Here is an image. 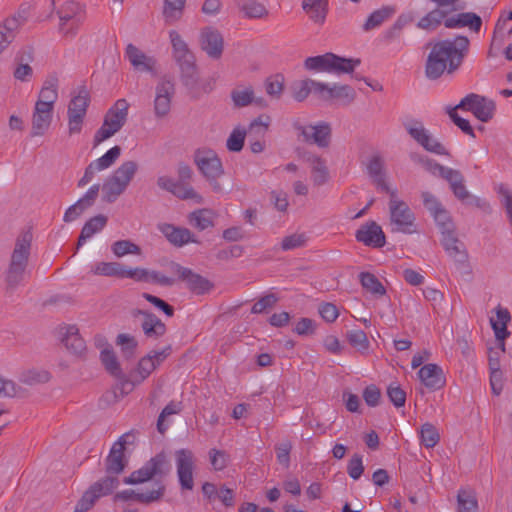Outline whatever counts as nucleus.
<instances>
[{
	"mask_svg": "<svg viewBox=\"0 0 512 512\" xmlns=\"http://www.w3.org/2000/svg\"><path fill=\"white\" fill-rule=\"evenodd\" d=\"M470 41L466 36H457L454 40L430 41L425 63V75L430 80L439 79L445 72L453 74L463 63L469 51Z\"/></svg>",
	"mask_w": 512,
	"mask_h": 512,
	"instance_id": "f257e3e1",
	"label": "nucleus"
},
{
	"mask_svg": "<svg viewBox=\"0 0 512 512\" xmlns=\"http://www.w3.org/2000/svg\"><path fill=\"white\" fill-rule=\"evenodd\" d=\"M360 59L345 58L334 53L308 57L304 61V67L309 71L349 74L360 65Z\"/></svg>",
	"mask_w": 512,
	"mask_h": 512,
	"instance_id": "f03ea898",
	"label": "nucleus"
},
{
	"mask_svg": "<svg viewBox=\"0 0 512 512\" xmlns=\"http://www.w3.org/2000/svg\"><path fill=\"white\" fill-rule=\"evenodd\" d=\"M129 104L125 99H119L107 111L102 126L96 131L93 144L98 146L109 139L125 125L128 116Z\"/></svg>",
	"mask_w": 512,
	"mask_h": 512,
	"instance_id": "7ed1b4c3",
	"label": "nucleus"
},
{
	"mask_svg": "<svg viewBox=\"0 0 512 512\" xmlns=\"http://www.w3.org/2000/svg\"><path fill=\"white\" fill-rule=\"evenodd\" d=\"M173 57L180 68V78L183 85L187 87L192 94L198 96L200 90L205 93L212 90L210 83L200 85L196 59L190 49L185 52L174 53Z\"/></svg>",
	"mask_w": 512,
	"mask_h": 512,
	"instance_id": "20e7f679",
	"label": "nucleus"
},
{
	"mask_svg": "<svg viewBox=\"0 0 512 512\" xmlns=\"http://www.w3.org/2000/svg\"><path fill=\"white\" fill-rule=\"evenodd\" d=\"M171 470V464L164 452H160L147 461L141 468L132 472L123 479L127 485H136L145 483L154 478H162L168 475Z\"/></svg>",
	"mask_w": 512,
	"mask_h": 512,
	"instance_id": "39448f33",
	"label": "nucleus"
},
{
	"mask_svg": "<svg viewBox=\"0 0 512 512\" xmlns=\"http://www.w3.org/2000/svg\"><path fill=\"white\" fill-rule=\"evenodd\" d=\"M390 196L389 212L393 231L412 234L417 231L415 215L408 204L397 198V191L394 189L388 192Z\"/></svg>",
	"mask_w": 512,
	"mask_h": 512,
	"instance_id": "423d86ee",
	"label": "nucleus"
},
{
	"mask_svg": "<svg viewBox=\"0 0 512 512\" xmlns=\"http://www.w3.org/2000/svg\"><path fill=\"white\" fill-rule=\"evenodd\" d=\"M194 161L213 192L217 194L223 193L224 190L219 182V178L224 174V168L217 154L212 150L197 152Z\"/></svg>",
	"mask_w": 512,
	"mask_h": 512,
	"instance_id": "0eeeda50",
	"label": "nucleus"
},
{
	"mask_svg": "<svg viewBox=\"0 0 512 512\" xmlns=\"http://www.w3.org/2000/svg\"><path fill=\"white\" fill-rule=\"evenodd\" d=\"M171 353V346L165 347L161 351H151L148 355L140 359L136 372L131 375V380L121 383L122 391L128 388L131 391L135 384L145 380Z\"/></svg>",
	"mask_w": 512,
	"mask_h": 512,
	"instance_id": "6e6552de",
	"label": "nucleus"
},
{
	"mask_svg": "<svg viewBox=\"0 0 512 512\" xmlns=\"http://www.w3.org/2000/svg\"><path fill=\"white\" fill-rule=\"evenodd\" d=\"M89 103L90 96L85 87H81L78 94L71 98L67 110L68 134L70 136L81 133Z\"/></svg>",
	"mask_w": 512,
	"mask_h": 512,
	"instance_id": "1a4fd4ad",
	"label": "nucleus"
},
{
	"mask_svg": "<svg viewBox=\"0 0 512 512\" xmlns=\"http://www.w3.org/2000/svg\"><path fill=\"white\" fill-rule=\"evenodd\" d=\"M293 128L298 132V137H302V141L308 144L327 148L331 143L332 129L328 122L320 121L316 124L303 125L295 121Z\"/></svg>",
	"mask_w": 512,
	"mask_h": 512,
	"instance_id": "9d476101",
	"label": "nucleus"
},
{
	"mask_svg": "<svg viewBox=\"0 0 512 512\" xmlns=\"http://www.w3.org/2000/svg\"><path fill=\"white\" fill-rule=\"evenodd\" d=\"M456 108L470 111L478 120L488 122L493 118L496 106L493 100L471 93L464 97Z\"/></svg>",
	"mask_w": 512,
	"mask_h": 512,
	"instance_id": "9b49d317",
	"label": "nucleus"
},
{
	"mask_svg": "<svg viewBox=\"0 0 512 512\" xmlns=\"http://www.w3.org/2000/svg\"><path fill=\"white\" fill-rule=\"evenodd\" d=\"M170 267L178 275L179 279L186 283L187 288L193 294L203 295L210 292L214 287L213 283L207 278L176 262H171Z\"/></svg>",
	"mask_w": 512,
	"mask_h": 512,
	"instance_id": "f8f14e48",
	"label": "nucleus"
},
{
	"mask_svg": "<svg viewBox=\"0 0 512 512\" xmlns=\"http://www.w3.org/2000/svg\"><path fill=\"white\" fill-rule=\"evenodd\" d=\"M165 491V485L160 480H156L151 490L138 491L134 489H126L116 493L114 501L135 500L141 504L149 505L151 503L159 502L164 497Z\"/></svg>",
	"mask_w": 512,
	"mask_h": 512,
	"instance_id": "ddd939ff",
	"label": "nucleus"
},
{
	"mask_svg": "<svg viewBox=\"0 0 512 512\" xmlns=\"http://www.w3.org/2000/svg\"><path fill=\"white\" fill-rule=\"evenodd\" d=\"M199 44L209 58L214 60L221 58L224 50V38L218 29L211 26L201 29Z\"/></svg>",
	"mask_w": 512,
	"mask_h": 512,
	"instance_id": "4468645a",
	"label": "nucleus"
},
{
	"mask_svg": "<svg viewBox=\"0 0 512 512\" xmlns=\"http://www.w3.org/2000/svg\"><path fill=\"white\" fill-rule=\"evenodd\" d=\"M177 475L183 490H192L194 487L193 469L194 455L188 449H180L175 452Z\"/></svg>",
	"mask_w": 512,
	"mask_h": 512,
	"instance_id": "2eb2a0df",
	"label": "nucleus"
},
{
	"mask_svg": "<svg viewBox=\"0 0 512 512\" xmlns=\"http://www.w3.org/2000/svg\"><path fill=\"white\" fill-rule=\"evenodd\" d=\"M26 20L25 11H18L0 23V54L14 41Z\"/></svg>",
	"mask_w": 512,
	"mask_h": 512,
	"instance_id": "dca6fc26",
	"label": "nucleus"
},
{
	"mask_svg": "<svg viewBox=\"0 0 512 512\" xmlns=\"http://www.w3.org/2000/svg\"><path fill=\"white\" fill-rule=\"evenodd\" d=\"M318 90L321 91L320 99L324 101L335 100L340 105L348 106L354 102L356 92L353 87L349 85H333L328 86L325 83L317 84Z\"/></svg>",
	"mask_w": 512,
	"mask_h": 512,
	"instance_id": "f3484780",
	"label": "nucleus"
},
{
	"mask_svg": "<svg viewBox=\"0 0 512 512\" xmlns=\"http://www.w3.org/2000/svg\"><path fill=\"white\" fill-rule=\"evenodd\" d=\"M175 94L174 83L163 79L156 86V97L154 100V113L156 118L161 119L167 116L171 109V99Z\"/></svg>",
	"mask_w": 512,
	"mask_h": 512,
	"instance_id": "a211bd4d",
	"label": "nucleus"
},
{
	"mask_svg": "<svg viewBox=\"0 0 512 512\" xmlns=\"http://www.w3.org/2000/svg\"><path fill=\"white\" fill-rule=\"evenodd\" d=\"M32 240L33 234L30 229L22 231L15 240L9 263L28 267Z\"/></svg>",
	"mask_w": 512,
	"mask_h": 512,
	"instance_id": "6ab92c4d",
	"label": "nucleus"
},
{
	"mask_svg": "<svg viewBox=\"0 0 512 512\" xmlns=\"http://www.w3.org/2000/svg\"><path fill=\"white\" fill-rule=\"evenodd\" d=\"M358 242L373 248H381L386 243L385 234L380 225L375 221L362 225L355 234Z\"/></svg>",
	"mask_w": 512,
	"mask_h": 512,
	"instance_id": "aec40b11",
	"label": "nucleus"
},
{
	"mask_svg": "<svg viewBox=\"0 0 512 512\" xmlns=\"http://www.w3.org/2000/svg\"><path fill=\"white\" fill-rule=\"evenodd\" d=\"M441 244L446 253L458 264H464L468 260V253L464 244L457 238L455 228L441 232Z\"/></svg>",
	"mask_w": 512,
	"mask_h": 512,
	"instance_id": "412c9836",
	"label": "nucleus"
},
{
	"mask_svg": "<svg viewBox=\"0 0 512 512\" xmlns=\"http://www.w3.org/2000/svg\"><path fill=\"white\" fill-rule=\"evenodd\" d=\"M100 185L94 184L75 204L71 205L65 212L64 222L76 220L84 211L92 207L98 197Z\"/></svg>",
	"mask_w": 512,
	"mask_h": 512,
	"instance_id": "4be33fe9",
	"label": "nucleus"
},
{
	"mask_svg": "<svg viewBox=\"0 0 512 512\" xmlns=\"http://www.w3.org/2000/svg\"><path fill=\"white\" fill-rule=\"evenodd\" d=\"M54 109L35 103L31 120V137L43 136L49 129Z\"/></svg>",
	"mask_w": 512,
	"mask_h": 512,
	"instance_id": "5701e85b",
	"label": "nucleus"
},
{
	"mask_svg": "<svg viewBox=\"0 0 512 512\" xmlns=\"http://www.w3.org/2000/svg\"><path fill=\"white\" fill-rule=\"evenodd\" d=\"M367 174L377 189L388 193L392 191L386 182V173L384 170V160L381 155H373L366 164Z\"/></svg>",
	"mask_w": 512,
	"mask_h": 512,
	"instance_id": "b1692460",
	"label": "nucleus"
},
{
	"mask_svg": "<svg viewBox=\"0 0 512 512\" xmlns=\"http://www.w3.org/2000/svg\"><path fill=\"white\" fill-rule=\"evenodd\" d=\"M125 57L128 59L134 70L139 72H153L156 60L154 57L148 56L134 44L130 43L126 46Z\"/></svg>",
	"mask_w": 512,
	"mask_h": 512,
	"instance_id": "393cba45",
	"label": "nucleus"
},
{
	"mask_svg": "<svg viewBox=\"0 0 512 512\" xmlns=\"http://www.w3.org/2000/svg\"><path fill=\"white\" fill-rule=\"evenodd\" d=\"M444 26L448 29L468 27L471 31L478 33L482 27V19L474 12H461L447 16Z\"/></svg>",
	"mask_w": 512,
	"mask_h": 512,
	"instance_id": "a878e982",
	"label": "nucleus"
},
{
	"mask_svg": "<svg viewBox=\"0 0 512 512\" xmlns=\"http://www.w3.org/2000/svg\"><path fill=\"white\" fill-rule=\"evenodd\" d=\"M418 376L423 385L431 391L441 389L446 383L443 370L437 364L429 363L422 366Z\"/></svg>",
	"mask_w": 512,
	"mask_h": 512,
	"instance_id": "bb28decb",
	"label": "nucleus"
},
{
	"mask_svg": "<svg viewBox=\"0 0 512 512\" xmlns=\"http://www.w3.org/2000/svg\"><path fill=\"white\" fill-rule=\"evenodd\" d=\"M162 234L174 246L181 247L187 243H197L192 232L188 228L177 227L172 224L163 223L158 226Z\"/></svg>",
	"mask_w": 512,
	"mask_h": 512,
	"instance_id": "cd10ccee",
	"label": "nucleus"
},
{
	"mask_svg": "<svg viewBox=\"0 0 512 512\" xmlns=\"http://www.w3.org/2000/svg\"><path fill=\"white\" fill-rule=\"evenodd\" d=\"M304 160L310 165L311 168V179L315 186H322L329 180V170L326 165V161L320 156L307 153L304 155Z\"/></svg>",
	"mask_w": 512,
	"mask_h": 512,
	"instance_id": "c85d7f7f",
	"label": "nucleus"
},
{
	"mask_svg": "<svg viewBox=\"0 0 512 512\" xmlns=\"http://www.w3.org/2000/svg\"><path fill=\"white\" fill-rule=\"evenodd\" d=\"M65 330L62 334V342L68 350L77 356H82L86 350L84 339L80 336L79 330L75 325H68L62 328Z\"/></svg>",
	"mask_w": 512,
	"mask_h": 512,
	"instance_id": "c756f323",
	"label": "nucleus"
},
{
	"mask_svg": "<svg viewBox=\"0 0 512 512\" xmlns=\"http://www.w3.org/2000/svg\"><path fill=\"white\" fill-rule=\"evenodd\" d=\"M126 466V460L122 443H114L109 455L105 460V470L107 474L117 476Z\"/></svg>",
	"mask_w": 512,
	"mask_h": 512,
	"instance_id": "7c9ffc66",
	"label": "nucleus"
},
{
	"mask_svg": "<svg viewBox=\"0 0 512 512\" xmlns=\"http://www.w3.org/2000/svg\"><path fill=\"white\" fill-rule=\"evenodd\" d=\"M27 266L9 263L5 271V291L12 294L25 280Z\"/></svg>",
	"mask_w": 512,
	"mask_h": 512,
	"instance_id": "2f4dec72",
	"label": "nucleus"
},
{
	"mask_svg": "<svg viewBox=\"0 0 512 512\" xmlns=\"http://www.w3.org/2000/svg\"><path fill=\"white\" fill-rule=\"evenodd\" d=\"M448 15L449 13L446 9H441L437 6V8L420 18L416 26L417 28L427 32L435 31L442 23L445 22Z\"/></svg>",
	"mask_w": 512,
	"mask_h": 512,
	"instance_id": "473e14b6",
	"label": "nucleus"
},
{
	"mask_svg": "<svg viewBox=\"0 0 512 512\" xmlns=\"http://www.w3.org/2000/svg\"><path fill=\"white\" fill-rule=\"evenodd\" d=\"M57 99L58 79L55 76H51L44 81L36 103L54 109Z\"/></svg>",
	"mask_w": 512,
	"mask_h": 512,
	"instance_id": "72a5a7b5",
	"label": "nucleus"
},
{
	"mask_svg": "<svg viewBox=\"0 0 512 512\" xmlns=\"http://www.w3.org/2000/svg\"><path fill=\"white\" fill-rule=\"evenodd\" d=\"M302 9L314 23L323 24L328 12V0H302Z\"/></svg>",
	"mask_w": 512,
	"mask_h": 512,
	"instance_id": "f704fd0d",
	"label": "nucleus"
},
{
	"mask_svg": "<svg viewBox=\"0 0 512 512\" xmlns=\"http://www.w3.org/2000/svg\"><path fill=\"white\" fill-rule=\"evenodd\" d=\"M186 0H163L162 16L165 24L173 25L184 15Z\"/></svg>",
	"mask_w": 512,
	"mask_h": 512,
	"instance_id": "c9c22d12",
	"label": "nucleus"
},
{
	"mask_svg": "<svg viewBox=\"0 0 512 512\" xmlns=\"http://www.w3.org/2000/svg\"><path fill=\"white\" fill-rule=\"evenodd\" d=\"M445 180L449 182L450 188L453 191V194L460 201L465 202L469 198H471L470 193L467 191L464 184V177L459 170L449 169L448 173L444 175Z\"/></svg>",
	"mask_w": 512,
	"mask_h": 512,
	"instance_id": "e433bc0d",
	"label": "nucleus"
},
{
	"mask_svg": "<svg viewBox=\"0 0 512 512\" xmlns=\"http://www.w3.org/2000/svg\"><path fill=\"white\" fill-rule=\"evenodd\" d=\"M317 84H322V82H317L312 79H305L294 82L291 85L293 98L298 102H302L309 96L311 92L320 98L321 91L318 90Z\"/></svg>",
	"mask_w": 512,
	"mask_h": 512,
	"instance_id": "4c0bfd02",
	"label": "nucleus"
},
{
	"mask_svg": "<svg viewBox=\"0 0 512 512\" xmlns=\"http://www.w3.org/2000/svg\"><path fill=\"white\" fill-rule=\"evenodd\" d=\"M107 221L108 218L102 214L90 218L82 227L77 246H82L87 239L100 232L106 226Z\"/></svg>",
	"mask_w": 512,
	"mask_h": 512,
	"instance_id": "58836bf2",
	"label": "nucleus"
},
{
	"mask_svg": "<svg viewBox=\"0 0 512 512\" xmlns=\"http://www.w3.org/2000/svg\"><path fill=\"white\" fill-rule=\"evenodd\" d=\"M497 319H490L492 329L495 333L496 339H506L509 337L510 332L507 329V324L511 320V315L508 309L501 307L496 308Z\"/></svg>",
	"mask_w": 512,
	"mask_h": 512,
	"instance_id": "ea45409f",
	"label": "nucleus"
},
{
	"mask_svg": "<svg viewBox=\"0 0 512 512\" xmlns=\"http://www.w3.org/2000/svg\"><path fill=\"white\" fill-rule=\"evenodd\" d=\"M126 189V185L110 175L102 185V200L106 203H113Z\"/></svg>",
	"mask_w": 512,
	"mask_h": 512,
	"instance_id": "a19ab883",
	"label": "nucleus"
},
{
	"mask_svg": "<svg viewBox=\"0 0 512 512\" xmlns=\"http://www.w3.org/2000/svg\"><path fill=\"white\" fill-rule=\"evenodd\" d=\"M141 328L147 338L158 339L166 333V325L154 313L143 320Z\"/></svg>",
	"mask_w": 512,
	"mask_h": 512,
	"instance_id": "79ce46f5",
	"label": "nucleus"
},
{
	"mask_svg": "<svg viewBox=\"0 0 512 512\" xmlns=\"http://www.w3.org/2000/svg\"><path fill=\"white\" fill-rule=\"evenodd\" d=\"M235 2L247 18H264L268 16V10L264 4L257 0H235Z\"/></svg>",
	"mask_w": 512,
	"mask_h": 512,
	"instance_id": "37998d69",
	"label": "nucleus"
},
{
	"mask_svg": "<svg viewBox=\"0 0 512 512\" xmlns=\"http://www.w3.org/2000/svg\"><path fill=\"white\" fill-rule=\"evenodd\" d=\"M215 214L210 209H199L189 215L190 224L200 231L214 226Z\"/></svg>",
	"mask_w": 512,
	"mask_h": 512,
	"instance_id": "c03bdc74",
	"label": "nucleus"
},
{
	"mask_svg": "<svg viewBox=\"0 0 512 512\" xmlns=\"http://www.w3.org/2000/svg\"><path fill=\"white\" fill-rule=\"evenodd\" d=\"M394 12V8L392 7H382L372 12L363 24V30L368 32L379 27L384 21L389 19Z\"/></svg>",
	"mask_w": 512,
	"mask_h": 512,
	"instance_id": "a18cd8bd",
	"label": "nucleus"
},
{
	"mask_svg": "<svg viewBox=\"0 0 512 512\" xmlns=\"http://www.w3.org/2000/svg\"><path fill=\"white\" fill-rule=\"evenodd\" d=\"M119 485L118 477L113 474H107L97 482L93 483L90 488L94 493L99 494V498L109 495Z\"/></svg>",
	"mask_w": 512,
	"mask_h": 512,
	"instance_id": "49530a36",
	"label": "nucleus"
},
{
	"mask_svg": "<svg viewBox=\"0 0 512 512\" xmlns=\"http://www.w3.org/2000/svg\"><path fill=\"white\" fill-rule=\"evenodd\" d=\"M138 170V164L135 161L123 162L111 175L113 178L118 179L128 187Z\"/></svg>",
	"mask_w": 512,
	"mask_h": 512,
	"instance_id": "de8ad7c7",
	"label": "nucleus"
},
{
	"mask_svg": "<svg viewBox=\"0 0 512 512\" xmlns=\"http://www.w3.org/2000/svg\"><path fill=\"white\" fill-rule=\"evenodd\" d=\"M458 512H477L478 502L473 491L460 490L457 495Z\"/></svg>",
	"mask_w": 512,
	"mask_h": 512,
	"instance_id": "09e8293b",
	"label": "nucleus"
},
{
	"mask_svg": "<svg viewBox=\"0 0 512 512\" xmlns=\"http://www.w3.org/2000/svg\"><path fill=\"white\" fill-rule=\"evenodd\" d=\"M359 279L362 287L372 294L382 296L386 293L384 286L374 274L361 272Z\"/></svg>",
	"mask_w": 512,
	"mask_h": 512,
	"instance_id": "8fccbe9b",
	"label": "nucleus"
},
{
	"mask_svg": "<svg viewBox=\"0 0 512 512\" xmlns=\"http://www.w3.org/2000/svg\"><path fill=\"white\" fill-rule=\"evenodd\" d=\"M50 379L49 372L45 370L30 369L20 374L19 381L23 384L33 386L48 382Z\"/></svg>",
	"mask_w": 512,
	"mask_h": 512,
	"instance_id": "3c124183",
	"label": "nucleus"
},
{
	"mask_svg": "<svg viewBox=\"0 0 512 512\" xmlns=\"http://www.w3.org/2000/svg\"><path fill=\"white\" fill-rule=\"evenodd\" d=\"M231 98L234 102V105L237 107H245L254 101L258 105H263L264 103L262 98L256 100L254 99V91L252 88H246L244 90L235 89L231 92Z\"/></svg>",
	"mask_w": 512,
	"mask_h": 512,
	"instance_id": "603ef678",
	"label": "nucleus"
},
{
	"mask_svg": "<svg viewBox=\"0 0 512 512\" xmlns=\"http://www.w3.org/2000/svg\"><path fill=\"white\" fill-rule=\"evenodd\" d=\"M284 76L280 73L272 75L265 80L266 93L275 99H280L284 91Z\"/></svg>",
	"mask_w": 512,
	"mask_h": 512,
	"instance_id": "864d4df0",
	"label": "nucleus"
},
{
	"mask_svg": "<svg viewBox=\"0 0 512 512\" xmlns=\"http://www.w3.org/2000/svg\"><path fill=\"white\" fill-rule=\"evenodd\" d=\"M174 196L181 200H194L196 203L201 204L203 197L197 193L194 188L188 183L179 182L177 188L172 193Z\"/></svg>",
	"mask_w": 512,
	"mask_h": 512,
	"instance_id": "5fc2aeb1",
	"label": "nucleus"
},
{
	"mask_svg": "<svg viewBox=\"0 0 512 512\" xmlns=\"http://www.w3.org/2000/svg\"><path fill=\"white\" fill-rule=\"evenodd\" d=\"M421 442L427 448H433L440 440L436 427L430 423H425L421 427Z\"/></svg>",
	"mask_w": 512,
	"mask_h": 512,
	"instance_id": "6e6d98bb",
	"label": "nucleus"
},
{
	"mask_svg": "<svg viewBox=\"0 0 512 512\" xmlns=\"http://www.w3.org/2000/svg\"><path fill=\"white\" fill-rule=\"evenodd\" d=\"M112 252L117 257H123L127 254H140L141 249L138 245L131 242L130 240H118L111 246Z\"/></svg>",
	"mask_w": 512,
	"mask_h": 512,
	"instance_id": "4d7b16f0",
	"label": "nucleus"
},
{
	"mask_svg": "<svg viewBox=\"0 0 512 512\" xmlns=\"http://www.w3.org/2000/svg\"><path fill=\"white\" fill-rule=\"evenodd\" d=\"M101 361L106 370L115 377H121L122 372L114 352L109 349L101 351Z\"/></svg>",
	"mask_w": 512,
	"mask_h": 512,
	"instance_id": "13d9d810",
	"label": "nucleus"
},
{
	"mask_svg": "<svg viewBox=\"0 0 512 512\" xmlns=\"http://www.w3.org/2000/svg\"><path fill=\"white\" fill-rule=\"evenodd\" d=\"M116 343L121 346L125 358L130 359L134 357L138 345L135 337L122 333L117 336Z\"/></svg>",
	"mask_w": 512,
	"mask_h": 512,
	"instance_id": "bf43d9fd",
	"label": "nucleus"
},
{
	"mask_svg": "<svg viewBox=\"0 0 512 512\" xmlns=\"http://www.w3.org/2000/svg\"><path fill=\"white\" fill-rule=\"evenodd\" d=\"M121 147L114 146L109 149L103 156L94 160V164L101 170L111 167L121 155Z\"/></svg>",
	"mask_w": 512,
	"mask_h": 512,
	"instance_id": "052dcab7",
	"label": "nucleus"
},
{
	"mask_svg": "<svg viewBox=\"0 0 512 512\" xmlns=\"http://www.w3.org/2000/svg\"><path fill=\"white\" fill-rule=\"evenodd\" d=\"M119 271L120 263L118 262H98L92 268L95 275L108 277H118Z\"/></svg>",
	"mask_w": 512,
	"mask_h": 512,
	"instance_id": "680f3d73",
	"label": "nucleus"
},
{
	"mask_svg": "<svg viewBox=\"0 0 512 512\" xmlns=\"http://www.w3.org/2000/svg\"><path fill=\"white\" fill-rule=\"evenodd\" d=\"M99 499V494L93 492L89 487L82 495L80 500L77 502L74 508V512H87L89 511L96 501Z\"/></svg>",
	"mask_w": 512,
	"mask_h": 512,
	"instance_id": "e2e57ef3",
	"label": "nucleus"
},
{
	"mask_svg": "<svg viewBox=\"0 0 512 512\" xmlns=\"http://www.w3.org/2000/svg\"><path fill=\"white\" fill-rule=\"evenodd\" d=\"M245 137V130L235 128L227 139V149L231 152H240L243 149Z\"/></svg>",
	"mask_w": 512,
	"mask_h": 512,
	"instance_id": "0e129e2a",
	"label": "nucleus"
},
{
	"mask_svg": "<svg viewBox=\"0 0 512 512\" xmlns=\"http://www.w3.org/2000/svg\"><path fill=\"white\" fill-rule=\"evenodd\" d=\"M349 343L359 351H365L369 347V341L363 330H352L347 333Z\"/></svg>",
	"mask_w": 512,
	"mask_h": 512,
	"instance_id": "69168bd1",
	"label": "nucleus"
},
{
	"mask_svg": "<svg viewBox=\"0 0 512 512\" xmlns=\"http://www.w3.org/2000/svg\"><path fill=\"white\" fill-rule=\"evenodd\" d=\"M408 134L418 143L426 142L427 137L430 135L424 128L421 122L413 121L412 123L405 124Z\"/></svg>",
	"mask_w": 512,
	"mask_h": 512,
	"instance_id": "338daca9",
	"label": "nucleus"
},
{
	"mask_svg": "<svg viewBox=\"0 0 512 512\" xmlns=\"http://www.w3.org/2000/svg\"><path fill=\"white\" fill-rule=\"evenodd\" d=\"M387 396L397 408L405 405L406 392L396 383H391L387 388Z\"/></svg>",
	"mask_w": 512,
	"mask_h": 512,
	"instance_id": "774afa93",
	"label": "nucleus"
}]
</instances>
